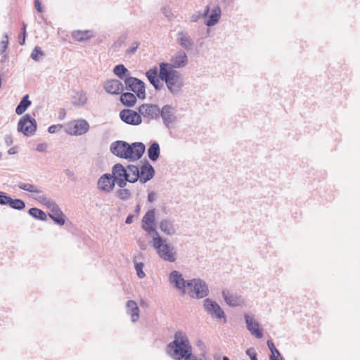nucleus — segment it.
<instances>
[{
    "mask_svg": "<svg viewBox=\"0 0 360 360\" xmlns=\"http://www.w3.org/2000/svg\"><path fill=\"white\" fill-rule=\"evenodd\" d=\"M146 150V146L142 142L129 143L125 141H115L110 146V153L122 159L129 160H140Z\"/></svg>",
    "mask_w": 360,
    "mask_h": 360,
    "instance_id": "1",
    "label": "nucleus"
},
{
    "mask_svg": "<svg viewBox=\"0 0 360 360\" xmlns=\"http://www.w3.org/2000/svg\"><path fill=\"white\" fill-rule=\"evenodd\" d=\"M166 354L173 360H182L193 352V347L186 334L181 330L174 333V340L165 347Z\"/></svg>",
    "mask_w": 360,
    "mask_h": 360,
    "instance_id": "2",
    "label": "nucleus"
},
{
    "mask_svg": "<svg viewBox=\"0 0 360 360\" xmlns=\"http://www.w3.org/2000/svg\"><path fill=\"white\" fill-rule=\"evenodd\" d=\"M160 66V78L164 81L169 91L173 95L180 93L184 86V79L180 72L172 69L170 64L162 62Z\"/></svg>",
    "mask_w": 360,
    "mask_h": 360,
    "instance_id": "3",
    "label": "nucleus"
},
{
    "mask_svg": "<svg viewBox=\"0 0 360 360\" xmlns=\"http://www.w3.org/2000/svg\"><path fill=\"white\" fill-rule=\"evenodd\" d=\"M142 229L149 234L153 235V247L160 258L169 262H174L176 259V252L174 247L169 243H166V240L160 236L158 232L154 226H146L143 225Z\"/></svg>",
    "mask_w": 360,
    "mask_h": 360,
    "instance_id": "4",
    "label": "nucleus"
},
{
    "mask_svg": "<svg viewBox=\"0 0 360 360\" xmlns=\"http://www.w3.org/2000/svg\"><path fill=\"white\" fill-rule=\"evenodd\" d=\"M188 295L192 298L201 299L209 295V288L206 282L200 278L188 280Z\"/></svg>",
    "mask_w": 360,
    "mask_h": 360,
    "instance_id": "5",
    "label": "nucleus"
},
{
    "mask_svg": "<svg viewBox=\"0 0 360 360\" xmlns=\"http://www.w3.org/2000/svg\"><path fill=\"white\" fill-rule=\"evenodd\" d=\"M205 311L210 314L212 319L222 320L223 323L227 321L225 313L219 304L210 298L203 300Z\"/></svg>",
    "mask_w": 360,
    "mask_h": 360,
    "instance_id": "6",
    "label": "nucleus"
},
{
    "mask_svg": "<svg viewBox=\"0 0 360 360\" xmlns=\"http://www.w3.org/2000/svg\"><path fill=\"white\" fill-rule=\"evenodd\" d=\"M124 84L126 89L134 92L139 98H146V86L142 80L134 77H127L124 79Z\"/></svg>",
    "mask_w": 360,
    "mask_h": 360,
    "instance_id": "7",
    "label": "nucleus"
},
{
    "mask_svg": "<svg viewBox=\"0 0 360 360\" xmlns=\"http://www.w3.org/2000/svg\"><path fill=\"white\" fill-rule=\"evenodd\" d=\"M37 128V122L30 115H23L18 123L17 129L26 136H30L34 134Z\"/></svg>",
    "mask_w": 360,
    "mask_h": 360,
    "instance_id": "8",
    "label": "nucleus"
},
{
    "mask_svg": "<svg viewBox=\"0 0 360 360\" xmlns=\"http://www.w3.org/2000/svg\"><path fill=\"white\" fill-rule=\"evenodd\" d=\"M120 120L130 125H139L142 122V118L139 112L131 109H124L120 112Z\"/></svg>",
    "mask_w": 360,
    "mask_h": 360,
    "instance_id": "9",
    "label": "nucleus"
},
{
    "mask_svg": "<svg viewBox=\"0 0 360 360\" xmlns=\"http://www.w3.org/2000/svg\"><path fill=\"white\" fill-rule=\"evenodd\" d=\"M138 110L141 115L149 120H156L160 116V108L156 104L144 103L141 105Z\"/></svg>",
    "mask_w": 360,
    "mask_h": 360,
    "instance_id": "10",
    "label": "nucleus"
},
{
    "mask_svg": "<svg viewBox=\"0 0 360 360\" xmlns=\"http://www.w3.org/2000/svg\"><path fill=\"white\" fill-rule=\"evenodd\" d=\"M169 282L174 285V287L181 290L182 295L186 294V288L187 287L188 280L183 278L181 274L178 271L174 270L169 274Z\"/></svg>",
    "mask_w": 360,
    "mask_h": 360,
    "instance_id": "11",
    "label": "nucleus"
},
{
    "mask_svg": "<svg viewBox=\"0 0 360 360\" xmlns=\"http://www.w3.org/2000/svg\"><path fill=\"white\" fill-rule=\"evenodd\" d=\"M140 182L145 184L152 179L155 175V169L150 162L146 160L140 168Z\"/></svg>",
    "mask_w": 360,
    "mask_h": 360,
    "instance_id": "12",
    "label": "nucleus"
},
{
    "mask_svg": "<svg viewBox=\"0 0 360 360\" xmlns=\"http://www.w3.org/2000/svg\"><path fill=\"white\" fill-rule=\"evenodd\" d=\"M98 188L105 192L110 193L114 188V178L111 174H103L98 181Z\"/></svg>",
    "mask_w": 360,
    "mask_h": 360,
    "instance_id": "13",
    "label": "nucleus"
},
{
    "mask_svg": "<svg viewBox=\"0 0 360 360\" xmlns=\"http://www.w3.org/2000/svg\"><path fill=\"white\" fill-rule=\"evenodd\" d=\"M244 319L246 323L247 329L252 335L257 338H262V330L259 328V324L257 321H254L253 318L248 314H244Z\"/></svg>",
    "mask_w": 360,
    "mask_h": 360,
    "instance_id": "14",
    "label": "nucleus"
},
{
    "mask_svg": "<svg viewBox=\"0 0 360 360\" xmlns=\"http://www.w3.org/2000/svg\"><path fill=\"white\" fill-rule=\"evenodd\" d=\"M174 113L175 109L170 105H165L161 110L160 109V115L167 127H169L170 124L175 121Z\"/></svg>",
    "mask_w": 360,
    "mask_h": 360,
    "instance_id": "15",
    "label": "nucleus"
},
{
    "mask_svg": "<svg viewBox=\"0 0 360 360\" xmlns=\"http://www.w3.org/2000/svg\"><path fill=\"white\" fill-rule=\"evenodd\" d=\"M104 89L112 95L120 94L124 90L122 83L118 79H108L103 85Z\"/></svg>",
    "mask_w": 360,
    "mask_h": 360,
    "instance_id": "16",
    "label": "nucleus"
},
{
    "mask_svg": "<svg viewBox=\"0 0 360 360\" xmlns=\"http://www.w3.org/2000/svg\"><path fill=\"white\" fill-rule=\"evenodd\" d=\"M176 41L187 51L192 50L194 45L193 40L186 31H180L178 32Z\"/></svg>",
    "mask_w": 360,
    "mask_h": 360,
    "instance_id": "17",
    "label": "nucleus"
},
{
    "mask_svg": "<svg viewBox=\"0 0 360 360\" xmlns=\"http://www.w3.org/2000/svg\"><path fill=\"white\" fill-rule=\"evenodd\" d=\"M146 76L155 90H160L162 87V84L160 81V74L158 75L157 67H153L148 70L146 73Z\"/></svg>",
    "mask_w": 360,
    "mask_h": 360,
    "instance_id": "18",
    "label": "nucleus"
},
{
    "mask_svg": "<svg viewBox=\"0 0 360 360\" xmlns=\"http://www.w3.org/2000/svg\"><path fill=\"white\" fill-rule=\"evenodd\" d=\"M172 63L170 67L174 68H178L184 67L188 63V57L186 53L183 50H179L177 53L172 57Z\"/></svg>",
    "mask_w": 360,
    "mask_h": 360,
    "instance_id": "19",
    "label": "nucleus"
},
{
    "mask_svg": "<svg viewBox=\"0 0 360 360\" xmlns=\"http://www.w3.org/2000/svg\"><path fill=\"white\" fill-rule=\"evenodd\" d=\"M89 129V124L86 120L80 119L76 121L74 124V130L70 131V134L81 136L86 134Z\"/></svg>",
    "mask_w": 360,
    "mask_h": 360,
    "instance_id": "20",
    "label": "nucleus"
},
{
    "mask_svg": "<svg viewBox=\"0 0 360 360\" xmlns=\"http://www.w3.org/2000/svg\"><path fill=\"white\" fill-rule=\"evenodd\" d=\"M48 216L56 224L63 226L65 223V215L63 214L59 206L56 204L51 210Z\"/></svg>",
    "mask_w": 360,
    "mask_h": 360,
    "instance_id": "21",
    "label": "nucleus"
},
{
    "mask_svg": "<svg viewBox=\"0 0 360 360\" xmlns=\"http://www.w3.org/2000/svg\"><path fill=\"white\" fill-rule=\"evenodd\" d=\"M222 296L226 303L230 307L240 306L243 303V300L240 297H238L236 295H230L228 290H223Z\"/></svg>",
    "mask_w": 360,
    "mask_h": 360,
    "instance_id": "22",
    "label": "nucleus"
},
{
    "mask_svg": "<svg viewBox=\"0 0 360 360\" xmlns=\"http://www.w3.org/2000/svg\"><path fill=\"white\" fill-rule=\"evenodd\" d=\"M112 175L114 179L129 178V173H128L127 167H124L120 163H117L113 165L112 168Z\"/></svg>",
    "mask_w": 360,
    "mask_h": 360,
    "instance_id": "23",
    "label": "nucleus"
},
{
    "mask_svg": "<svg viewBox=\"0 0 360 360\" xmlns=\"http://www.w3.org/2000/svg\"><path fill=\"white\" fill-rule=\"evenodd\" d=\"M127 313L131 315L133 322L137 321L139 318V309L136 302L134 300H129L126 303Z\"/></svg>",
    "mask_w": 360,
    "mask_h": 360,
    "instance_id": "24",
    "label": "nucleus"
},
{
    "mask_svg": "<svg viewBox=\"0 0 360 360\" xmlns=\"http://www.w3.org/2000/svg\"><path fill=\"white\" fill-rule=\"evenodd\" d=\"M120 101L126 107H133L137 101L136 95L131 92L122 93Z\"/></svg>",
    "mask_w": 360,
    "mask_h": 360,
    "instance_id": "25",
    "label": "nucleus"
},
{
    "mask_svg": "<svg viewBox=\"0 0 360 360\" xmlns=\"http://www.w3.org/2000/svg\"><path fill=\"white\" fill-rule=\"evenodd\" d=\"M221 16V8L219 6H215L209 15L208 19L205 21V25L208 27L214 25L218 22Z\"/></svg>",
    "mask_w": 360,
    "mask_h": 360,
    "instance_id": "26",
    "label": "nucleus"
},
{
    "mask_svg": "<svg viewBox=\"0 0 360 360\" xmlns=\"http://www.w3.org/2000/svg\"><path fill=\"white\" fill-rule=\"evenodd\" d=\"M159 227L160 230L168 236H172L175 233V229L173 222L167 219H163L160 222Z\"/></svg>",
    "mask_w": 360,
    "mask_h": 360,
    "instance_id": "27",
    "label": "nucleus"
},
{
    "mask_svg": "<svg viewBox=\"0 0 360 360\" xmlns=\"http://www.w3.org/2000/svg\"><path fill=\"white\" fill-rule=\"evenodd\" d=\"M160 146L158 142H153L148 148V155L150 160L156 161L160 156Z\"/></svg>",
    "mask_w": 360,
    "mask_h": 360,
    "instance_id": "28",
    "label": "nucleus"
},
{
    "mask_svg": "<svg viewBox=\"0 0 360 360\" xmlns=\"http://www.w3.org/2000/svg\"><path fill=\"white\" fill-rule=\"evenodd\" d=\"M72 38L78 41H83L91 39L93 37L92 32L90 30H76L72 32Z\"/></svg>",
    "mask_w": 360,
    "mask_h": 360,
    "instance_id": "29",
    "label": "nucleus"
},
{
    "mask_svg": "<svg viewBox=\"0 0 360 360\" xmlns=\"http://www.w3.org/2000/svg\"><path fill=\"white\" fill-rule=\"evenodd\" d=\"M31 103V101L29 100V95H25L17 105L15 108V113L18 115H22L26 111Z\"/></svg>",
    "mask_w": 360,
    "mask_h": 360,
    "instance_id": "30",
    "label": "nucleus"
},
{
    "mask_svg": "<svg viewBox=\"0 0 360 360\" xmlns=\"http://www.w3.org/2000/svg\"><path fill=\"white\" fill-rule=\"evenodd\" d=\"M128 173H129V179L131 184L136 183L140 180V169L134 165H128L127 167Z\"/></svg>",
    "mask_w": 360,
    "mask_h": 360,
    "instance_id": "31",
    "label": "nucleus"
},
{
    "mask_svg": "<svg viewBox=\"0 0 360 360\" xmlns=\"http://www.w3.org/2000/svg\"><path fill=\"white\" fill-rule=\"evenodd\" d=\"M113 73L117 76L120 79H124L129 76V71L122 64H119L115 66L113 69Z\"/></svg>",
    "mask_w": 360,
    "mask_h": 360,
    "instance_id": "32",
    "label": "nucleus"
},
{
    "mask_svg": "<svg viewBox=\"0 0 360 360\" xmlns=\"http://www.w3.org/2000/svg\"><path fill=\"white\" fill-rule=\"evenodd\" d=\"M155 209H151L148 210L146 214L143 216L142 219V226L145 225L146 226H153V225L155 224Z\"/></svg>",
    "mask_w": 360,
    "mask_h": 360,
    "instance_id": "33",
    "label": "nucleus"
},
{
    "mask_svg": "<svg viewBox=\"0 0 360 360\" xmlns=\"http://www.w3.org/2000/svg\"><path fill=\"white\" fill-rule=\"evenodd\" d=\"M87 101V97L84 91H79L72 98V105L77 107L84 106Z\"/></svg>",
    "mask_w": 360,
    "mask_h": 360,
    "instance_id": "34",
    "label": "nucleus"
},
{
    "mask_svg": "<svg viewBox=\"0 0 360 360\" xmlns=\"http://www.w3.org/2000/svg\"><path fill=\"white\" fill-rule=\"evenodd\" d=\"M28 213L30 216H32L33 218L41 220V221H46L47 219V215L46 214L41 210L32 207L30 208L28 210Z\"/></svg>",
    "mask_w": 360,
    "mask_h": 360,
    "instance_id": "35",
    "label": "nucleus"
},
{
    "mask_svg": "<svg viewBox=\"0 0 360 360\" xmlns=\"http://www.w3.org/2000/svg\"><path fill=\"white\" fill-rule=\"evenodd\" d=\"M8 206H10L12 209L16 210H22L25 208L26 205L25 202L21 199H13L11 197L10 198Z\"/></svg>",
    "mask_w": 360,
    "mask_h": 360,
    "instance_id": "36",
    "label": "nucleus"
},
{
    "mask_svg": "<svg viewBox=\"0 0 360 360\" xmlns=\"http://www.w3.org/2000/svg\"><path fill=\"white\" fill-rule=\"evenodd\" d=\"M36 200L42 205H45L50 210H51L53 207L56 205L53 200L46 197V195H40L36 198Z\"/></svg>",
    "mask_w": 360,
    "mask_h": 360,
    "instance_id": "37",
    "label": "nucleus"
},
{
    "mask_svg": "<svg viewBox=\"0 0 360 360\" xmlns=\"http://www.w3.org/2000/svg\"><path fill=\"white\" fill-rule=\"evenodd\" d=\"M115 194L122 200H127L131 197V193L127 188H120L116 191Z\"/></svg>",
    "mask_w": 360,
    "mask_h": 360,
    "instance_id": "38",
    "label": "nucleus"
},
{
    "mask_svg": "<svg viewBox=\"0 0 360 360\" xmlns=\"http://www.w3.org/2000/svg\"><path fill=\"white\" fill-rule=\"evenodd\" d=\"M18 186L20 189L28 191L30 193H40L41 192V191H39L36 186L30 184L20 182L18 184Z\"/></svg>",
    "mask_w": 360,
    "mask_h": 360,
    "instance_id": "39",
    "label": "nucleus"
},
{
    "mask_svg": "<svg viewBox=\"0 0 360 360\" xmlns=\"http://www.w3.org/2000/svg\"><path fill=\"white\" fill-rule=\"evenodd\" d=\"M267 346L269 349V350L271 352V355L270 356V358H275L276 359H278V358H281V354L279 351L276 348L274 342L272 340H267Z\"/></svg>",
    "mask_w": 360,
    "mask_h": 360,
    "instance_id": "40",
    "label": "nucleus"
},
{
    "mask_svg": "<svg viewBox=\"0 0 360 360\" xmlns=\"http://www.w3.org/2000/svg\"><path fill=\"white\" fill-rule=\"evenodd\" d=\"M135 269L136 271V274L139 278H143L146 276V274L143 271V268L144 266L143 263L138 262L136 260H134Z\"/></svg>",
    "mask_w": 360,
    "mask_h": 360,
    "instance_id": "41",
    "label": "nucleus"
},
{
    "mask_svg": "<svg viewBox=\"0 0 360 360\" xmlns=\"http://www.w3.org/2000/svg\"><path fill=\"white\" fill-rule=\"evenodd\" d=\"M39 56L42 57L44 56V53L42 51L41 49L39 46H36L33 49L30 55V57L32 60L38 61L39 59Z\"/></svg>",
    "mask_w": 360,
    "mask_h": 360,
    "instance_id": "42",
    "label": "nucleus"
},
{
    "mask_svg": "<svg viewBox=\"0 0 360 360\" xmlns=\"http://www.w3.org/2000/svg\"><path fill=\"white\" fill-rule=\"evenodd\" d=\"M127 182L131 183L129 178L127 177L114 179V186L117 184L120 188H125Z\"/></svg>",
    "mask_w": 360,
    "mask_h": 360,
    "instance_id": "43",
    "label": "nucleus"
},
{
    "mask_svg": "<svg viewBox=\"0 0 360 360\" xmlns=\"http://www.w3.org/2000/svg\"><path fill=\"white\" fill-rule=\"evenodd\" d=\"M11 196L8 195L6 193L0 191V205H8Z\"/></svg>",
    "mask_w": 360,
    "mask_h": 360,
    "instance_id": "44",
    "label": "nucleus"
},
{
    "mask_svg": "<svg viewBox=\"0 0 360 360\" xmlns=\"http://www.w3.org/2000/svg\"><path fill=\"white\" fill-rule=\"evenodd\" d=\"M1 44L2 46V49L0 50V55L2 54L8 48V36L7 33H5V34L4 35V38L1 41Z\"/></svg>",
    "mask_w": 360,
    "mask_h": 360,
    "instance_id": "45",
    "label": "nucleus"
},
{
    "mask_svg": "<svg viewBox=\"0 0 360 360\" xmlns=\"http://www.w3.org/2000/svg\"><path fill=\"white\" fill-rule=\"evenodd\" d=\"M246 354L250 358V360H258L257 354L253 347H250L245 351Z\"/></svg>",
    "mask_w": 360,
    "mask_h": 360,
    "instance_id": "46",
    "label": "nucleus"
},
{
    "mask_svg": "<svg viewBox=\"0 0 360 360\" xmlns=\"http://www.w3.org/2000/svg\"><path fill=\"white\" fill-rule=\"evenodd\" d=\"M139 45H140V42H139V41L134 42L131 44V46L129 49L126 50V54L127 55H129V54L134 53L136 51V50H137L138 47L139 46Z\"/></svg>",
    "mask_w": 360,
    "mask_h": 360,
    "instance_id": "47",
    "label": "nucleus"
},
{
    "mask_svg": "<svg viewBox=\"0 0 360 360\" xmlns=\"http://www.w3.org/2000/svg\"><path fill=\"white\" fill-rule=\"evenodd\" d=\"M64 173L68 176V178L70 179L72 181H77V177L75 176L74 172L70 170L69 169H65Z\"/></svg>",
    "mask_w": 360,
    "mask_h": 360,
    "instance_id": "48",
    "label": "nucleus"
},
{
    "mask_svg": "<svg viewBox=\"0 0 360 360\" xmlns=\"http://www.w3.org/2000/svg\"><path fill=\"white\" fill-rule=\"evenodd\" d=\"M124 39H122L121 37L119 38L116 41H115L113 43V44L112 45V48L114 49L115 50H117L119 49L122 44L124 43Z\"/></svg>",
    "mask_w": 360,
    "mask_h": 360,
    "instance_id": "49",
    "label": "nucleus"
},
{
    "mask_svg": "<svg viewBox=\"0 0 360 360\" xmlns=\"http://www.w3.org/2000/svg\"><path fill=\"white\" fill-rule=\"evenodd\" d=\"M196 346L200 348V349L203 352V357H205V354L206 353V347L202 340H198L196 342Z\"/></svg>",
    "mask_w": 360,
    "mask_h": 360,
    "instance_id": "50",
    "label": "nucleus"
},
{
    "mask_svg": "<svg viewBox=\"0 0 360 360\" xmlns=\"http://www.w3.org/2000/svg\"><path fill=\"white\" fill-rule=\"evenodd\" d=\"M61 128H62L61 124H53L48 128V131L50 134H54L56 132L58 129H61Z\"/></svg>",
    "mask_w": 360,
    "mask_h": 360,
    "instance_id": "51",
    "label": "nucleus"
},
{
    "mask_svg": "<svg viewBox=\"0 0 360 360\" xmlns=\"http://www.w3.org/2000/svg\"><path fill=\"white\" fill-rule=\"evenodd\" d=\"M47 148V144L45 143H39L37 146V150L41 153L46 152Z\"/></svg>",
    "mask_w": 360,
    "mask_h": 360,
    "instance_id": "52",
    "label": "nucleus"
},
{
    "mask_svg": "<svg viewBox=\"0 0 360 360\" xmlns=\"http://www.w3.org/2000/svg\"><path fill=\"white\" fill-rule=\"evenodd\" d=\"M34 7L38 12H39V13L43 12V8L41 6V3L39 0H34Z\"/></svg>",
    "mask_w": 360,
    "mask_h": 360,
    "instance_id": "53",
    "label": "nucleus"
},
{
    "mask_svg": "<svg viewBox=\"0 0 360 360\" xmlns=\"http://www.w3.org/2000/svg\"><path fill=\"white\" fill-rule=\"evenodd\" d=\"M27 33H21L18 37V42L20 45H24L25 42Z\"/></svg>",
    "mask_w": 360,
    "mask_h": 360,
    "instance_id": "54",
    "label": "nucleus"
},
{
    "mask_svg": "<svg viewBox=\"0 0 360 360\" xmlns=\"http://www.w3.org/2000/svg\"><path fill=\"white\" fill-rule=\"evenodd\" d=\"M5 143L8 146L13 144V137L11 134L6 135L5 136Z\"/></svg>",
    "mask_w": 360,
    "mask_h": 360,
    "instance_id": "55",
    "label": "nucleus"
},
{
    "mask_svg": "<svg viewBox=\"0 0 360 360\" xmlns=\"http://www.w3.org/2000/svg\"><path fill=\"white\" fill-rule=\"evenodd\" d=\"M155 199V193L154 192H150L148 195V201L150 202H153Z\"/></svg>",
    "mask_w": 360,
    "mask_h": 360,
    "instance_id": "56",
    "label": "nucleus"
},
{
    "mask_svg": "<svg viewBox=\"0 0 360 360\" xmlns=\"http://www.w3.org/2000/svg\"><path fill=\"white\" fill-rule=\"evenodd\" d=\"M134 216L133 214H129L125 220L127 224H131L133 222Z\"/></svg>",
    "mask_w": 360,
    "mask_h": 360,
    "instance_id": "57",
    "label": "nucleus"
},
{
    "mask_svg": "<svg viewBox=\"0 0 360 360\" xmlns=\"http://www.w3.org/2000/svg\"><path fill=\"white\" fill-rule=\"evenodd\" d=\"M182 360H198L197 357L193 355V352L191 354V355H188L186 357L183 359Z\"/></svg>",
    "mask_w": 360,
    "mask_h": 360,
    "instance_id": "58",
    "label": "nucleus"
},
{
    "mask_svg": "<svg viewBox=\"0 0 360 360\" xmlns=\"http://www.w3.org/2000/svg\"><path fill=\"white\" fill-rule=\"evenodd\" d=\"M201 14L199 13L198 14H193L191 17L192 22H197L200 18Z\"/></svg>",
    "mask_w": 360,
    "mask_h": 360,
    "instance_id": "59",
    "label": "nucleus"
},
{
    "mask_svg": "<svg viewBox=\"0 0 360 360\" xmlns=\"http://www.w3.org/2000/svg\"><path fill=\"white\" fill-rule=\"evenodd\" d=\"M209 13H210V6H206L205 8V11L202 14V18H206L208 15Z\"/></svg>",
    "mask_w": 360,
    "mask_h": 360,
    "instance_id": "60",
    "label": "nucleus"
},
{
    "mask_svg": "<svg viewBox=\"0 0 360 360\" xmlns=\"http://www.w3.org/2000/svg\"><path fill=\"white\" fill-rule=\"evenodd\" d=\"M18 150H17V147H13V148H11L8 150V153L9 155H13V154H15L17 153Z\"/></svg>",
    "mask_w": 360,
    "mask_h": 360,
    "instance_id": "61",
    "label": "nucleus"
},
{
    "mask_svg": "<svg viewBox=\"0 0 360 360\" xmlns=\"http://www.w3.org/2000/svg\"><path fill=\"white\" fill-rule=\"evenodd\" d=\"M65 114H66V113H65V110H64V109H62V110L60 111V112H59V116H58L59 119H60V120H63V119H64V117H65Z\"/></svg>",
    "mask_w": 360,
    "mask_h": 360,
    "instance_id": "62",
    "label": "nucleus"
},
{
    "mask_svg": "<svg viewBox=\"0 0 360 360\" xmlns=\"http://www.w3.org/2000/svg\"><path fill=\"white\" fill-rule=\"evenodd\" d=\"M140 210H141V207L139 205H137L135 207V210H134V212L136 214V217H138L139 215V212H140Z\"/></svg>",
    "mask_w": 360,
    "mask_h": 360,
    "instance_id": "63",
    "label": "nucleus"
},
{
    "mask_svg": "<svg viewBox=\"0 0 360 360\" xmlns=\"http://www.w3.org/2000/svg\"><path fill=\"white\" fill-rule=\"evenodd\" d=\"M22 33H26V25L25 23H22Z\"/></svg>",
    "mask_w": 360,
    "mask_h": 360,
    "instance_id": "64",
    "label": "nucleus"
}]
</instances>
